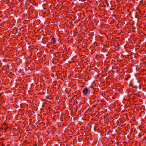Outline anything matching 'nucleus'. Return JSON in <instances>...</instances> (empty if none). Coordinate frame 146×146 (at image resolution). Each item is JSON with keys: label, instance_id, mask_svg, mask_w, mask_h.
Returning a JSON list of instances; mask_svg holds the SVG:
<instances>
[{"label": "nucleus", "instance_id": "423d86ee", "mask_svg": "<svg viewBox=\"0 0 146 146\" xmlns=\"http://www.w3.org/2000/svg\"><path fill=\"white\" fill-rule=\"evenodd\" d=\"M5 125H6V123H5Z\"/></svg>", "mask_w": 146, "mask_h": 146}, {"label": "nucleus", "instance_id": "7ed1b4c3", "mask_svg": "<svg viewBox=\"0 0 146 146\" xmlns=\"http://www.w3.org/2000/svg\"><path fill=\"white\" fill-rule=\"evenodd\" d=\"M138 10V13H144L145 12V11H143V12L142 13H141V10Z\"/></svg>", "mask_w": 146, "mask_h": 146}, {"label": "nucleus", "instance_id": "20e7f679", "mask_svg": "<svg viewBox=\"0 0 146 146\" xmlns=\"http://www.w3.org/2000/svg\"><path fill=\"white\" fill-rule=\"evenodd\" d=\"M9 127L8 125H7V127H6L5 128V132H7V131L9 128Z\"/></svg>", "mask_w": 146, "mask_h": 146}, {"label": "nucleus", "instance_id": "39448f33", "mask_svg": "<svg viewBox=\"0 0 146 146\" xmlns=\"http://www.w3.org/2000/svg\"><path fill=\"white\" fill-rule=\"evenodd\" d=\"M90 12H92V11L91 10H90Z\"/></svg>", "mask_w": 146, "mask_h": 146}, {"label": "nucleus", "instance_id": "f257e3e1", "mask_svg": "<svg viewBox=\"0 0 146 146\" xmlns=\"http://www.w3.org/2000/svg\"><path fill=\"white\" fill-rule=\"evenodd\" d=\"M88 92V89L86 87L84 88L82 90V93L84 95H87Z\"/></svg>", "mask_w": 146, "mask_h": 146}, {"label": "nucleus", "instance_id": "1a4fd4ad", "mask_svg": "<svg viewBox=\"0 0 146 146\" xmlns=\"http://www.w3.org/2000/svg\"><path fill=\"white\" fill-rule=\"evenodd\" d=\"M52 11V12H53V11Z\"/></svg>", "mask_w": 146, "mask_h": 146}, {"label": "nucleus", "instance_id": "0eeeda50", "mask_svg": "<svg viewBox=\"0 0 146 146\" xmlns=\"http://www.w3.org/2000/svg\"><path fill=\"white\" fill-rule=\"evenodd\" d=\"M46 11H48V10H47Z\"/></svg>", "mask_w": 146, "mask_h": 146}, {"label": "nucleus", "instance_id": "6e6552de", "mask_svg": "<svg viewBox=\"0 0 146 146\" xmlns=\"http://www.w3.org/2000/svg\"><path fill=\"white\" fill-rule=\"evenodd\" d=\"M44 9H45V8H44Z\"/></svg>", "mask_w": 146, "mask_h": 146}, {"label": "nucleus", "instance_id": "f03ea898", "mask_svg": "<svg viewBox=\"0 0 146 146\" xmlns=\"http://www.w3.org/2000/svg\"><path fill=\"white\" fill-rule=\"evenodd\" d=\"M52 43L54 45L56 43V40L55 38H51V40Z\"/></svg>", "mask_w": 146, "mask_h": 146}]
</instances>
